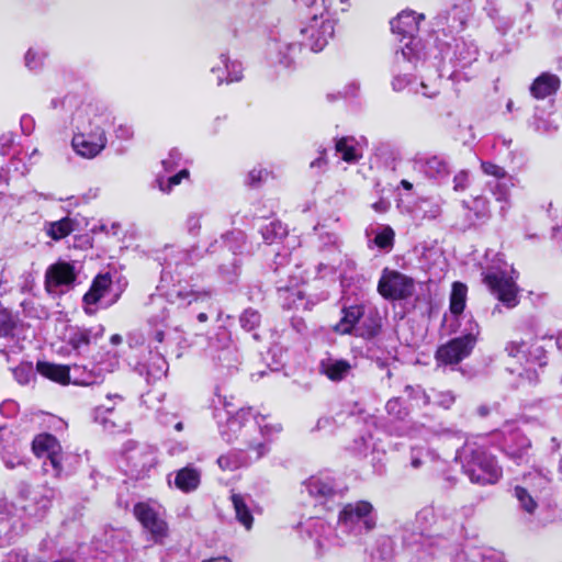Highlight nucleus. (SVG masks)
<instances>
[{
	"label": "nucleus",
	"instance_id": "1",
	"mask_svg": "<svg viewBox=\"0 0 562 562\" xmlns=\"http://www.w3.org/2000/svg\"><path fill=\"white\" fill-rule=\"evenodd\" d=\"M200 258L198 246L181 248L168 245L157 255L162 269L157 288L159 293L150 295L147 304V333L134 330L127 335V346L132 351L130 364L148 384L161 380L168 372L169 329L179 330L181 321L188 317L186 310L189 306L209 303L212 299L211 289L194 290L182 277Z\"/></svg>",
	"mask_w": 562,
	"mask_h": 562
},
{
	"label": "nucleus",
	"instance_id": "2",
	"mask_svg": "<svg viewBox=\"0 0 562 562\" xmlns=\"http://www.w3.org/2000/svg\"><path fill=\"white\" fill-rule=\"evenodd\" d=\"M212 405L218 434L225 442H241L248 450L255 452V461L269 452L268 445L265 441H259L251 434V431L259 430L256 420L252 419L251 407H241L236 411L232 400L221 393L218 384L215 385Z\"/></svg>",
	"mask_w": 562,
	"mask_h": 562
},
{
	"label": "nucleus",
	"instance_id": "3",
	"mask_svg": "<svg viewBox=\"0 0 562 562\" xmlns=\"http://www.w3.org/2000/svg\"><path fill=\"white\" fill-rule=\"evenodd\" d=\"M392 89L396 92L409 88L414 93L435 98L439 93V82L425 55L413 54L412 48L396 49L392 65Z\"/></svg>",
	"mask_w": 562,
	"mask_h": 562
},
{
	"label": "nucleus",
	"instance_id": "4",
	"mask_svg": "<svg viewBox=\"0 0 562 562\" xmlns=\"http://www.w3.org/2000/svg\"><path fill=\"white\" fill-rule=\"evenodd\" d=\"M434 60H428L438 82L442 77L453 81L469 80L465 70L477 60L479 47L473 40L464 37H439Z\"/></svg>",
	"mask_w": 562,
	"mask_h": 562
},
{
	"label": "nucleus",
	"instance_id": "5",
	"mask_svg": "<svg viewBox=\"0 0 562 562\" xmlns=\"http://www.w3.org/2000/svg\"><path fill=\"white\" fill-rule=\"evenodd\" d=\"M341 303V317L333 327L339 335H351L364 340L378 337L383 327V318L379 308L368 302H359L345 296Z\"/></svg>",
	"mask_w": 562,
	"mask_h": 562
},
{
	"label": "nucleus",
	"instance_id": "6",
	"mask_svg": "<svg viewBox=\"0 0 562 562\" xmlns=\"http://www.w3.org/2000/svg\"><path fill=\"white\" fill-rule=\"evenodd\" d=\"M204 355L211 362L213 378L218 382H225L238 371L240 364L238 348L225 327H218L209 336Z\"/></svg>",
	"mask_w": 562,
	"mask_h": 562
},
{
	"label": "nucleus",
	"instance_id": "7",
	"mask_svg": "<svg viewBox=\"0 0 562 562\" xmlns=\"http://www.w3.org/2000/svg\"><path fill=\"white\" fill-rule=\"evenodd\" d=\"M457 459L464 474L474 484H495L502 477L503 471L495 457L476 442H465L457 451Z\"/></svg>",
	"mask_w": 562,
	"mask_h": 562
},
{
	"label": "nucleus",
	"instance_id": "8",
	"mask_svg": "<svg viewBox=\"0 0 562 562\" xmlns=\"http://www.w3.org/2000/svg\"><path fill=\"white\" fill-rule=\"evenodd\" d=\"M494 257L492 263L483 269V281L499 302L513 308L518 304L516 271L499 254H494Z\"/></svg>",
	"mask_w": 562,
	"mask_h": 562
},
{
	"label": "nucleus",
	"instance_id": "9",
	"mask_svg": "<svg viewBox=\"0 0 562 562\" xmlns=\"http://www.w3.org/2000/svg\"><path fill=\"white\" fill-rule=\"evenodd\" d=\"M32 449L37 457L44 458V472L55 477L68 476L79 462L78 456L63 452L58 440L49 434L36 436Z\"/></svg>",
	"mask_w": 562,
	"mask_h": 562
},
{
	"label": "nucleus",
	"instance_id": "10",
	"mask_svg": "<svg viewBox=\"0 0 562 562\" xmlns=\"http://www.w3.org/2000/svg\"><path fill=\"white\" fill-rule=\"evenodd\" d=\"M115 117L112 112L99 103H85L77 108L72 115V125L76 131H85L86 136H93L97 142L93 149L108 143L106 132L114 125Z\"/></svg>",
	"mask_w": 562,
	"mask_h": 562
},
{
	"label": "nucleus",
	"instance_id": "11",
	"mask_svg": "<svg viewBox=\"0 0 562 562\" xmlns=\"http://www.w3.org/2000/svg\"><path fill=\"white\" fill-rule=\"evenodd\" d=\"M378 512L364 499L347 503L339 512L337 528L351 538H360L376 527Z\"/></svg>",
	"mask_w": 562,
	"mask_h": 562
},
{
	"label": "nucleus",
	"instance_id": "12",
	"mask_svg": "<svg viewBox=\"0 0 562 562\" xmlns=\"http://www.w3.org/2000/svg\"><path fill=\"white\" fill-rule=\"evenodd\" d=\"M462 321L464 325L461 335L438 348L436 359L439 363L454 366L472 352L480 335V326L471 315H463Z\"/></svg>",
	"mask_w": 562,
	"mask_h": 562
},
{
	"label": "nucleus",
	"instance_id": "13",
	"mask_svg": "<svg viewBox=\"0 0 562 562\" xmlns=\"http://www.w3.org/2000/svg\"><path fill=\"white\" fill-rule=\"evenodd\" d=\"M302 48L303 43H300L296 34L283 30L271 36L267 43V64L273 68L293 69Z\"/></svg>",
	"mask_w": 562,
	"mask_h": 562
},
{
	"label": "nucleus",
	"instance_id": "14",
	"mask_svg": "<svg viewBox=\"0 0 562 562\" xmlns=\"http://www.w3.org/2000/svg\"><path fill=\"white\" fill-rule=\"evenodd\" d=\"M327 11L317 10L312 14L310 21L299 30H293L303 47H308L312 52H322L334 36L335 22L325 16Z\"/></svg>",
	"mask_w": 562,
	"mask_h": 562
},
{
	"label": "nucleus",
	"instance_id": "15",
	"mask_svg": "<svg viewBox=\"0 0 562 562\" xmlns=\"http://www.w3.org/2000/svg\"><path fill=\"white\" fill-rule=\"evenodd\" d=\"M123 290L124 285H121L119 281L113 282L111 273L98 274L82 297L85 311L88 314H93L97 311V305L111 306L120 299Z\"/></svg>",
	"mask_w": 562,
	"mask_h": 562
},
{
	"label": "nucleus",
	"instance_id": "16",
	"mask_svg": "<svg viewBox=\"0 0 562 562\" xmlns=\"http://www.w3.org/2000/svg\"><path fill=\"white\" fill-rule=\"evenodd\" d=\"M471 14V7L468 3L454 4L440 11L434 21L436 42H439V37L446 40L456 37L454 34L464 30Z\"/></svg>",
	"mask_w": 562,
	"mask_h": 562
},
{
	"label": "nucleus",
	"instance_id": "17",
	"mask_svg": "<svg viewBox=\"0 0 562 562\" xmlns=\"http://www.w3.org/2000/svg\"><path fill=\"white\" fill-rule=\"evenodd\" d=\"M423 19V14L416 15L414 11L404 10L390 22L392 33L398 37L401 43L405 42L398 49L406 47L412 48L417 59L419 55H425L422 41L417 37L419 20Z\"/></svg>",
	"mask_w": 562,
	"mask_h": 562
},
{
	"label": "nucleus",
	"instance_id": "18",
	"mask_svg": "<svg viewBox=\"0 0 562 562\" xmlns=\"http://www.w3.org/2000/svg\"><path fill=\"white\" fill-rule=\"evenodd\" d=\"M18 499L24 514L35 520H42L50 505L52 495L46 490H33L26 482L16 486Z\"/></svg>",
	"mask_w": 562,
	"mask_h": 562
},
{
	"label": "nucleus",
	"instance_id": "19",
	"mask_svg": "<svg viewBox=\"0 0 562 562\" xmlns=\"http://www.w3.org/2000/svg\"><path fill=\"white\" fill-rule=\"evenodd\" d=\"M414 280L396 270L383 269L378 283V292L385 300L398 301L413 295Z\"/></svg>",
	"mask_w": 562,
	"mask_h": 562
},
{
	"label": "nucleus",
	"instance_id": "20",
	"mask_svg": "<svg viewBox=\"0 0 562 562\" xmlns=\"http://www.w3.org/2000/svg\"><path fill=\"white\" fill-rule=\"evenodd\" d=\"M134 514L155 543H162L169 533L164 513L149 503H138L134 506Z\"/></svg>",
	"mask_w": 562,
	"mask_h": 562
},
{
	"label": "nucleus",
	"instance_id": "21",
	"mask_svg": "<svg viewBox=\"0 0 562 562\" xmlns=\"http://www.w3.org/2000/svg\"><path fill=\"white\" fill-rule=\"evenodd\" d=\"M302 492H306L317 504H326L341 492L335 477L327 472H321L310 476L303 482Z\"/></svg>",
	"mask_w": 562,
	"mask_h": 562
},
{
	"label": "nucleus",
	"instance_id": "22",
	"mask_svg": "<svg viewBox=\"0 0 562 562\" xmlns=\"http://www.w3.org/2000/svg\"><path fill=\"white\" fill-rule=\"evenodd\" d=\"M77 273L74 262L57 261L45 272V288L49 293H63L75 285Z\"/></svg>",
	"mask_w": 562,
	"mask_h": 562
},
{
	"label": "nucleus",
	"instance_id": "23",
	"mask_svg": "<svg viewBox=\"0 0 562 562\" xmlns=\"http://www.w3.org/2000/svg\"><path fill=\"white\" fill-rule=\"evenodd\" d=\"M128 473L132 479L140 480L148 475L157 463L156 451L148 446L138 447L126 456Z\"/></svg>",
	"mask_w": 562,
	"mask_h": 562
},
{
	"label": "nucleus",
	"instance_id": "24",
	"mask_svg": "<svg viewBox=\"0 0 562 562\" xmlns=\"http://www.w3.org/2000/svg\"><path fill=\"white\" fill-rule=\"evenodd\" d=\"M323 270H328L330 273H336L338 270L340 271L339 278L342 289L340 302H344L345 296H350L349 290L351 285L362 279L357 273L356 261L347 256L340 260L339 267H336L334 262H319L317 266L318 273Z\"/></svg>",
	"mask_w": 562,
	"mask_h": 562
},
{
	"label": "nucleus",
	"instance_id": "25",
	"mask_svg": "<svg viewBox=\"0 0 562 562\" xmlns=\"http://www.w3.org/2000/svg\"><path fill=\"white\" fill-rule=\"evenodd\" d=\"M103 329L100 327L98 330L92 328H85L78 326H68L64 333L63 340L78 355H81L91 342L95 341L101 336Z\"/></svg>",
	"mask_w": 562,
	"mask_h": 562
},
{
	"label": "nucleus",
	"instance_id": "26",
	"mask_svg": "<svg viewBox=\"0 0 562 562\" xmlns=\"http://www.w3.org/2000/svg\"><path fill=\"white\" fill-rule=\"evenodd\" d=\"M414 169L438 182L447 179L451 172L449 161L443 156L437 155L416 159Z\"/></svg>",
	"mask_w": 562,
	"mask_h": 562
},
{
	"label": "nucleus",
	"instance_id": "27",
	"mask_svg": "<svg viewBox=\"0 0 562 562\" xmlns=\"http://www.w3.org/2000/svg\"><path fill=\"white\" fill-rule=\"evenodd\" d=\"M123 397L119 394H109L106 396V403L98 405L93 408L91 416L92 419L100 424L104 430L113 431L119 428L117 424L119 414L116 411L117 403H122Z\"/></svg>",
	"mask_w": 562,
	"mask_h": 562
},
{
	"label": "nucleus",
	"instance_id": "28",
	"mask_svg": "<svg viewBox=\"0 0 562 562\" xmlns=\"http://www.w3.org/2000/svg\"><path fill=\"white\" fill-rule=\"evenodd\" d=\"M314 229L317 233V251L328 262H335L341 254V241L338 235L326 231L324 226L319 225L315 226Z\"/></svg>",
	"mask_w": 562,
	"mask_h": 562
},
{
	"label": "nucleus",
	"instance_id": "29",
	"mask_svg": "<svg viewBox=\"0 0 562 562\" xmlns=\"http://www.w3.org/2000/svg\"><path fill=\"white\" fill-rule=\"evenodd\" d=\"M221 66H213L211 72L216 77L217 85L232 83L240 81L243 78V67L237 60H231L226 53L220 55Z\"/></svg>",
	"mask_w": 562,
	"mask_h": 562
},
{
	"label": "nucleus",
	"instance_id": "30",
	"mask_svg": "<svg viewBox=\"0 0 562 562\" xmlns=\"http://www.w3.org/2000/svg\"><path fill=\"white\" fill-rule=\"evenodd\" d=\"M355 363L348 360L327 357L319 363V371L330 381L340 382L352 375Z\"/></svg>",
	"mask_w": 562,
	"mask_h": 562
},
{
	"label": "nucleus",
	"instance_id": "31",
	"mask_svg": "<svg viewBox=\"0 0 562 562\" xmlns=\"http://www.w3.org/2000/svg\"><path fill=\"white\" fill-rule=\"evenodd\" d=\"M97 143V139L93 136H86L85 131H76L74 133L72 139H71V146L74 151L79 155L82 158L86 159H93L97 156H99L106 147L108 143H103L99 146V148H92L91 146H94ZM100 144V142L98 140Z\"/></svg>",
	"mask_w": 562,
	"mask_h": 562
},
{
	"label": "nucleus",
	"instance_id": "32",
	"mask_svg": "<svg viewBox=\"0 0 562 562\" xmlns=\"http://www.w3.org/2000/svg\"><path fill=\"white\" fill-rule=\"evenodd\" d=\"M560 78L550 72H542L530 85L529 91L535 99H544L554 94L560 88Z\"/></svg>",
	"mask_w": 562,
	"mask_h": 562
},
{
	"label": "nucleus",
	"instance_id": "33",
	"mask_svg": "<svg viewBox=\"0 0 562 562\" xmlns=\"http://www.w3.org/2000/svg\"><path fill=\"white\" fill-rule=\"evenodd\" d=\"M531 447L530 440L521 432L514 431L504 446L505 453L517 464L526 461V457Z\"/></svg>",
	"mask_w": 562,
	"mask_h": 562
},
{
	"label": "nucleus",
	"instance_id": "34",
	"mask_svg": "<svg viewBox=\"0 0 562 562\" xmlns=\"http://www.w3.org/2000/svg\"><path fill=\"white\" fill-rule=\"evenodd\" d=\"M173 483L181 492L191 493L201 483V471L193 465H187L175 472Z\"/></svg>",
	"mask_w": 562,
	"mask_h": 562
},
{
	"label": "nucleus",
	"instance_id": "35",
	"mask_svg": "<svg viewBox=\"0 0 562 562\" xmlns=\"http://www.w3.org/2000/svg\"><path fill=\"white\" fill-rule=\"evenodd\" d=\"M103 370L101 363H92L91 368L75 364L72 367V383L77 385L98 384L104 379Z\"/></svg>",
	"mask_w": 562,
	"mask_h": 562
},
{
	"label": "nucleus",
	"instance_id": "36",
	"mask_svg": "<svg viewBox=\"0 0 562 562\" xmlns=\"http://www.w3.org/2000/svg\"><path fill=\"white\" fill-rule=\"evenodd\" d=\"M465 210V226L471 227L484 223L490 217V209L485 198L477 196L472 201V205L467 202L462 203Z\"/></svg>",
	"mask_w": 562,
	"mask_h": 562
},
{
	"label": "nucleus",
	"instance_id": "37",
	"mask_svg": "<svg viewBox=\"0 0 562 562\" xmlns=\"http://www.w3.org/2000/svg\"><path fill=\"white\" fill-rule=\"evenodd\" d=\"M231 501L235 510L236 520L244 526L246 530H250L254 524V517L249 507V502H252L250 496L233 493Z\"/></svg>",
	"mask_w": 562,
	"mask_h": 562
},
{
	"label": "nucleus",
	"instance_id": "38",
	"mask_svg": "<svg viewBox=\"0 0 562 562\" xmlns=\"http://www.w3.org/2000/svg\"><path fill=\"white\" fill-rule=\"evenodd\" d=\"M335 151L348 164H356L362 158V150L353 137H341L335 142Z\"/></svg>",
	"mask_w": 562,
	"mask_h": 562
},
{
	"label": "nucleus",
	"instance_id": "39",
	"mask_svg": "<svg viewBox=\"0 0 562 562\" xmlns=\"http://www.w3.org/2000/svg\"><path fill=\"white\" fill-rule=\"evenodd\" d=\"M36 370L43 376L48 378L52 381L61 384H67L70 382V371H72V368L70 369L67 366L55 364L46 361H38L36 364Z\"/></svg>",
	"mask_w": 562,
	"mask_h": 562
},
{
	"label": "nucleus",
	"instance_id": "40",
	"mask_svg": "<svg viewBox=\"0 0 562 562\" xmlns=\"http://www.w3.org/2000/svg\"><path fill=\"white\" fill-rule=\"evenodd\" d=\"M252 460L245 450L232 449L217 458V464L224 471H235L241 467H247Z\"/></svg>",
	"mask_w": 562,
	"mask_h": 562
},
{
	"label": "nucleus",
	"instance_id": "41",
	"mask_svg": "<svg viewBox=\"0 0 562 562\" xmlns=\"http://www.w3.org/2000/svg\"><path fill=\"white\" fill-rule=\"evenodd\" d=\"M487 16L492 20L493 25L497 33L501 35H506L515 25H518L519 16H510L506 13H503L494 4H491L485 9Z\"/></svg>",
	"mask_w": 562,
	"mask_h": 562
},
{
	"label": "nucleus",
	"instance_id": "42",
	"mask_svg": "<svg viewBox=\"0 0 562 562\" xmlns=\"http://www.w3.org/2000/svg\"><path fill=\"white\" fill-rule=\"evenodd\" d=\"M533 1L535 0H519L518 3L522 7L519 13L517 33L521 36H532L533 30Z\"/></svg>",
	"mask_w": 562,
	"mask_h": 562
},
{
	"label": "nucleus",
	"instance_id": "43",
	"mask_svg": "<svg viewBox=\"0 0 562 562\" xmlns=\"http://www.w3.org/2000/svg\"><path fill=\"white\" fill-rule=\"evenodd\" d=\"M515 184V177L507 175L504 178L490 181L487 187L497 201L507 203L510 198V190Z\"/></svg>",
	"mask_w": 562,
	"mask_h": 562
},
{
	"label": "nucleus",
	"instance_id": "44",
	"mask_svg": "<svg viewBox=\"0 0 562 562\" xmlns=\"http://www.w3.org/2000/svg\"><path fill=\"white\" fill-rule=\"evenodd\" d=\"M467 294L468 286L464 283L459 281L452 283L449 308L451 314L457 317H459L465 308Z\"/></svg>",
	"mask_w": 562,
	"mask_h": 562
},
{
	"label": "nucleus",
	"instance_id": "45",
	"mask_svg": "<svg viewBox=\"0 0 562 562\" xmlns=\"http://www.w3.org/2000/svg\"><path fill=\"white\" fill-rule=\"evenodd\" d=\"M224 247L233 257L238 258L246 249V235L243 231L235 229L222 236Z\"/></svg>",
	"mask_w": 562,
	"mask_h": 562
},
{
	"label": "nucleus",
	"instance_id": "46",
	"mask_svg": "<svg viewBox=\"0 0 562 562\" xmlns=\"http://www.w3.org/2000/svg\"><path fill=\"white\" fill-rule=\"evenodd\" d=\"M74 231V221L64 217L59 221L45 223V233L54 240H60L67 237Z\"/></svg>",
	"mask_w": 562,
	"mask_h": 562
},
{
	"label": "nucleus",
	"instance_id": "47",
	"mask_svg": "<svg viewBox=\"0 0 562 562\" xmlns=\"http://www.w3.org/2000/svg\"><path fill=\"white\" fill-rule=\"evenodd\" d=\"M263 241L268 245L281 241L288 235V228L280 221H272L260 228Z\"/></svg>",
	"mask_w": 562,
	"mask_h": 562
},
{
	"label": "nucleus",
	"instance_id": "48",
	"mask_svg": "<svg viewBox=\"0 0 562 562\" xmlns=\"http://www.w3.org/2000/svg\"><path fill=\"white\" fill-rule=\"evenodd\" d=\"M394 554V543L390 537L382 536L376 539L371 551V559L374 561H389Z\"/></svg>",
	"mask_w": 562,
	"mask_h": 562
},
{
	"label": "nucleus",
	"instance_id": "49",
	"mask_svg": "<svg viewBox=\"0 0 562 562\" xmlns=\"http://www.w3.org/2000/svg\"><path fill=\"white\" fill-rule=\"evenodd\" d=\"M252 419L256 420L258 425V431H251L252 436L258 438L259 441H265L269 446V439L273 435L281 431L280 425H270L266 423V416L263 415H255L252 413Z\"/></svg>",
	"mask_w": 562,
	"mask_h": 562
},
{
	"label": "nucleus",
	"instance_id": "50",
	"mask_svg": "<svg viewBox=\"0 0 562 562\" xmlns=\"http://www.w3.org/2000/svg\"><path fill=\"white\" fill-rule=\"evenodd\" d=\"M295 3L306 8H314L315 11L324 10L327 11L335 2H338L335 12H346L349 8V0H293Z\"/></svg>",
	"mask_w": 562,
	"mask_h": 562
},
{
	"label": "nucleus",
	"instance_id": "51",
	"mask_svg": "<svg viewBox=\"0 0 562 562\" xmlns=\"http://www.w3.org/2000/svg\"><path fill=\"white\" fill-rule=\"evenodd\" d=\"M47 52L40 47H30L24 56V65L31 71H38L44 65Z\"/></svg>",
	"mask_w": 562,
	"mask_h": 562
},
{
	"label": "nucleus",
	"instance_id": "52",
	"mask_svg": "<svg viewBox=\"0 0 562 562\" xmlns=\"http://www.w3.org/2000/svg\"><path fill=\"white\" fill-rule=\"evenodd\" d=\"M386 413L395 420L404 422L409 415V408L404 405L402 398L393 397L385 404Z\"/></svg>",
	"mask_w": 562,
	"mask_h": 562
},
{
	"label": "nucleus",
	"instance_id": "53",
	"mask_svg": "<svg viewBox=\"0 0 562 562\" xmlns=\"http://www.w3.org/2000/svg\"><path fill=\"white\" fill-rule=\"evenodd\" d=\"M514 496L518 501L520 509L529 515L535 513L538 504L525 487L516 486L514 488Z\"/></svg>",
	"mask_w": 562,
	"mask_h": 562
},
{
	"label": "nucleus",
	"instance_id": "54",
	"mask_svg": "<svg viewBox=\"0 0 562 562\" xmlns=\"http://www.w3.org/2000/svg\"><path fill=\"white\" fill-rule=\"evenodd\" d=\"M241 261L239 258L232 257L228 263H222L218 266V272L222 278L228 282L233 283L236 281L237 277L240 272Z\"/></svg>",
	"mask_w": 562,
	"mask_h": 562
},
{
	"label": "nucleus",
	"instance_id": "55",
	"mask_svg": "<svg viewBox=\"0 0 562 562\" xmlns=\"http://www.w3.org/2000/svg\"><path fill=\"white\" fill-rule=\"evenodd\" d=\"M394 241V231L390 226H380L376 228L373 243L380 248L390 250Z\"/></svg>",
	"mask_w": 562,
	"mask_h": 562
},
{
	"label": "nucleus",
	"instance_id": "56",
	"mask_svg": "<svg viewBox=\"0 0 562 562\" xmlns=\"http://www.w3.org/2000/svg\"><path fill=\"white\" fill-rule=\"evenodd\" d=\"M190 172L187 168L181 169L179 172H177L173 176H170L167 180L164 178H158V187L159 190L164 193H170L173 187L181 183L183 179H189Z\"/></svg>",
	"mask_w": 562,
	"mask_h": 562
},
{
	"label": "nucleus",
	"instance_id": "57",
	"mask_svg": "<svg viewBox=\"0 0 562 562\" xmlns=\"http://www.w3.org/2000/svg\"><path fill=\"white\" fill-rule=\"evenodd\" d=\"M524 359L528 363L538 364L539 367L544 366L546 362V351L538 344L528 342V347L526 348V353Z\"/></svg>",
	"mask_w": 562,
	"mask_h": 562
},
{
	"label": "nucleus",
	"instance_id": "58",
	"mask_svg": "<svg viewBox=\"0 0 562 562\" xmlns=\"http://www.w3.org/2000/svg\"><path fill=\"white\" fill-rule=\"evenodd\" d=\"M261 322V315L254 308H247L239 317L240 326L248 331L255 330Z\"/></svg>",
	"mask_w": 562,
	"mask_h": 562
},
{
	"label": "nucleus",
	"instance_id": "59",
	"mask_svg": "<svg viewBox=\"0 0 562 562\" xmlns=\"http://www.w3.org/2000/svg\"><path fill=\"white\" fill-rule=\"evenodd\" d=\"M435 454L425 447H414L411 450V467L419 469L427 460H432Z\"/></svg>",
	"mask_w": 562,
	"mask_h": 562
},
{
	"label": "nucleus",
	"instance_id": "60",
	"mask_svg": "<svg viewBox=\"0 0 562 562\" xmlns=\"http://www.w3.org/2000/svg\"><path fill=\"white\" fill-rule=\"evenodd\" d=\"M204 216V212L194 211L190 212L184 221V227L189 235L196 237L201 232V221Z\"/></svg>",
	"mask_w": 562,
	"mask_h": 562
},
{
	"label": "nucleus",
	"instance_id": "61",
	"mask_svg": "<svg viewBox=\"0 0 562 562\" xmlns=\"http://www.w3.org/2000/svg\"><path fill=\"white\" fill-rule=\"evenodd\" d=\"M13 376L20 384H27L34 376V370L31 362H21L13 370Z\"/></svg>",
	"mask_w": 562,
	"mask_h": 562
},
{
	"label": "nucleus",
	"instance_id": "62",
	"mask_svg": "<svg viewBox=\"0 0 562 562\" xmlns=\"http://www.w3.org/2000/svg\"><path fill=\"white\" fill-rule=\"evenodd\" d=\"M404 392L408 398L417 401L423 406L430 403V396L426 394L425 390L419 385H406Z\"/></svg>",
	"mask_w": 562,
	"mask_h": 562
},
{
	"label": "nucleus",
	"instance_id": "63",
	"mask_svg": "<svg viewBox=\"0 0 562 562\" xmlns=\"http://www.w3.org/2000/svg\"><path fill=\"white\" fill-rule=\"evenodd\" d=\"M182 155L177 148H172L168 157L162 159L161 165L166 172H172L181 166Z\"/></svg>",
	"mask_w": 562,
	"mask_h": 562
},
{
	"label": "nucleus",
	"instance_id": "64",
	"mask_svg": "<svg viewBox=\"0 0 562 562\" xmlns=\"http://www.w3.org/2000/svg\"><path fill=\"white\" fill-rule=\"evenodd\" d=\"M527 347H528V341H524V340L516 341V340H513V341H509L506 345L505 350H506V352L508 353L509 357L522 360L524 357H525L526 348Z\"/></svg>",
	"mask_w": 562,
	"mask_h": 562
}]
</instances>
